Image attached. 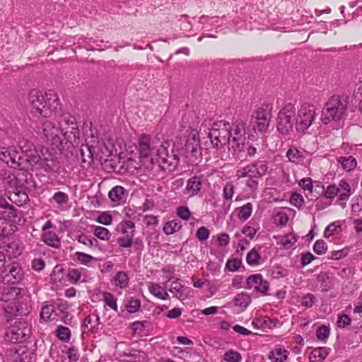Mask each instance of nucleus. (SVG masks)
<instances>
[{
  "label": "nucleus",
  "mask_w": 362,
  "mask_h": 362,
  "mask_svg": "<svg viewBox=\"0 0 362 362\" xmlns=\"http://www.w3.org/2000/svg\"><path fill=\"white\" fill-rule=\"evenodd\" d=\"M351 320L350 317L346 314H342L339 315L338 320L337 322V327L339 328H344L345 327L351 324Z\"/></svg>",
  "instance_id": "nucleus-60"
},
{
  "label": "nucleus",
  "mask_w": 362,
  "mask_h": 362,
  "mask_svg": "<svg viewBox=\"0 0 362 362\" xmlns=\"http://www.w3.org/2000/svg\"><path fill=\"white\" fill-rule=\"evenodd\" d=\"M93 234L102 240H108L111 237V233L110 230L102 226H95L93 230Z\"/></svg>",
  "instance_id": "nucleus-45"
},
{
  "label": "nucleus",
  "mask_w": 362,
  "mask_h": 362,
  "mask_svg": "<svg viewBox=\"0 0 362 362\" xmlns=\"http://www.w3.org/2000/svg\"><path fill=\"white\" fill-rule=\"evenodd\" d=\"M179 153L187 159V164L196 165L199 163L202 158V153L200 151V142L198 134L192 133L188 135L185 144L180 149Z\"/></svg>",
  "instance_id": "nucleus-8"
},
{
  "label": "nucleus",
  "mask_w": 362,
  "mask_h": 362,
  "mask_svg": "<svg viewBox=\"0 0 362 362\" xmlns=\"http://www.w3.org/2000/svg\"><path fill=\"white\" fill-rule=\"evenodd\" d=\"M54 305L56 317H58L68 310L69 305L66 302L58 300L52 303Z\"/></svg>",
  "instance_id": "nucleus-55"
},
{
  "label": "nucleus",
  "mask_w": 362,
  "mask_h": 362,
  "mask_svg": "<svg viewBox=\"0 0 362 362\" xmlns=\"http://www.w3.org/2000/svg\"><path fill=\"white\" fill-rule=\"evenodd\" d=\"M330 334V329L328 326L321 325L316 331V335L319 340L326 341Z\"/></svg>",
  "instance_id": "nucleus-52"
},
{
  "label": "nucleus",
  "mask_w": 362,
  "mask_h": 362,
  "mask_svg": "<svg viewBox=\"0 0 362 362\" xmlns=\"http://www.w3.org/2000/svg\"><path fill=\"white\" fill-rule=\"evenodd\" d=\"M84 269H69L66 272V276L71 284H76L81 281L82 271Z\"/></svg>",
  "instance_id": "nucleus-41"
},
{
  "label": "nucleus",
  "mask_w": 362,
  "mask_h": 362,
  "mask_svg": "<svg viewBox=\"0 0 362 362\" xmlns=\"http://www.w3.org/2000/svg\"><path fill=\"white\" fill-rule=\"evenodd\" d=\"M64 124L68 125L70 127L71 130L69 131V132L71 134H74V131L78 129V124L76 121V118L69 114L62 115L61 119L59 122L60 129H63V131L64 130L63 127Z\"/></svg>",
  "instance_id": "nucleus-30"
},
{
  "label": "nucleus",
  "mask_w": 362,
  "mask_h": 362,
  "mask_svg": "<svg viewBox=\"0 0 362 362\" xmlns=\"http://www.w3.org/2000/svg\"><path fill=\"white\" fill-rule=\"evenodd\" d=\"M246 262L250 266H257L263 261L259 252L255 249H252L247 255Z\"/></svg>",
  "instance_id": "nucleus-37"
},
{
  "label": "nucleus",
  "mask_w": 362,
  "mask_h": 362,
  "mask_svg": "<svg viewBox=\"0 0 362 362\" xmlns=\"http://www.w3.org/2000/svg\"><path fill=\"white\" fill-rule=\"evenodd\" d=\"M78 241L85 245L89 247H95L98 243V240L94 238H90L86 234H81L77 238Z\"/></svg>",
  "instance_id": "nucleus-53"
},
{
  "label": "nucleus",
  "mask_w": 362,
  "mask_h": 362,
  "mask_svg": "<svg viewBox=\"0 0 362 362\" xmlns=\"http://www.w3.org/2000/svg\"><path fill=\"white\" fill-rule=\"evenodd\" d=\"M125 192L123 187L117 185L110 190L108 197L112 202L119 204L125 199Z\"/></svg>",
  "instance_id": "nucleus-24"
},
{
  "label": "nucleus",
  "mask_w": 362,
  "mask_h": 362,
  "mask_svg": "<svg viewBox=\"0 0 362 362\" xmlns=\"http://www.w3.org/2000/svg\"><path fill=\"white\" fill-rule=\"evenodd\" d=\"M234 194V186L231 183H227L223 187V197L226 200H230Z\"/></svg>",
  "instance_id": "nucleus-64"
},
{
  "label": "nucleus",
  "mask_w": 362,
  "mask_h": 362,
  "mask_svg": "<svg viewBox=\"0 0 362 362\" xmlns=\"http://www.w3.org/2000/svg\"><path fill=\"white\" fill-rule=\"evenodd\" d=\"M246 288H253L261 296H269V282L263 279L260 274H251L247 278Z\"/></svg>",
  "instance_id": "nucleus-16"
},
{
  "label": "nucleus",
  "mask_w": 362,
  "mask_h": 362,
  "mask_svg": "<svg viewBox=\"0 0 362 362\" xmlns=\"http://www.w3.org/2000/svg\"><path fill=\"white\" fill-rule=\"evenodd\" d=\"M56 336L59 340L67 342L71 337V331L66 327L59 326L56 330Z\"/></svg>",
  "instance_id": "nucleus-46"
},
{
  "label": "nucleus",
  "mask_w": 362,
  "mask_h": 362,
  "mask_svg": "<svg viewBox=\"0 0 362 362\" xmlns=\"http://www.w3.org/2000/svg\"><path fill=\"white\" fill-rule=\"evenodd\" d=\"M0 300L5 303L3 308L5 313L9 315H27L30 312L28 297L21 288L5 287L1 293Z\"/></svg>",
  "instance_id": "nucleus-1"
},
{
  "label": "nucleus",
  "mask_w": 362,
  "mask_h": 362,
  "mask_svg": "<svg viewBox=\"0 0 362 362\" xmlns=\"http://www.w3.org/2000/svg\"><path fill=\"white\" fill-rule=\"evenodd\" d=\"M298 240V238L293 234H288L281 237L278 242L284 249L291 248Z\"/></svg>",
  "instance_id": "nucleus-42"
},
{
  "label": "nucleus",
  "mask_w": 362,
  "mask_h": 362,
  "mask_svg": "<svg viewBox=\"0 0 362 362\" xmlns=\"http://www.w3.org/2000/svg\"><path fill=\"white\" fill-rule=\"evenodd\" d=\"M210 232L205 226H202L197 230V238L199 241H204L209 237Z\"/></svg>",
  "instance_id": "nucleus-61"
},
{
  "label": "nucleus",
  "mask_w": 362,
  "mask_h": 362,
  "mask_svg": "<svg viewBox=\"0 0 362 362\" xmlns=\"http://www.w3.org/2000/svg\"><path fill=\"white\" fill-rule=\"evenodd\" d=\"M224 18V16L220 18L218 16L209 17L206 16H202L199 21L202 23H206L204 28L206 30H211V26H214L215 28L221 26Z\"/></svg>",
  "instance_id": "nucleus-27"
},
{
  "label": "nucleus",
  "mask_w": 362,
  "mask_h": 362,
  "mask_svg": "<svg viewBox=\"0 0 362 362\" xmlns=\"http://www.w3.org/2000/svg\"><path fill=\"white\" fill-rule=\"evenodd\" d=\"M100 324V317L96 314L88 315L83 320L82 324L83 334L92 332L95 333L98 329V326Z\"/></svg>",
  "instance_id": "nucleus-19"
},
{
  "label": "nucleus",
  "mask_w": 362,
  "mask_h": 362,
  "mask_svg": "<svg viewBox=\"0 0 362 362\" xmlns=\"http://www.w3.org/2000/svg\"><path fill=\"white\" fill-rule=\"evenodd\" d=\"M317 280L320 283L322 292H327L333 288L332 279L326 272H320L317 276Z\"/></svg>",
  "instance_id": "nucleus-28"
},
{
  "label": "nucleus",
  "mask_w": 362,
  "mask_h": 362,
  "mask_svg": "<svg viewBox=\"0 0 362 362\" xmlns=\"http://www.w3.org/2000/svg\"><path fill=\"white\" fill-rule=\"evenodd\" d=\"M1 252H4L6 257L10 260L11 258L18 257L21 254L19 245L16 241H12L0 247Z\"/></svg>",
  "instance_id": "nucleus-22"
},
{
  "label": "nucleus",
  "mask_w": 362,
  "mask_h": 362,
  "mask_svg": "<svg viewBox=\"0 0 362 362\" xmlns=\"http://www.w3.org/2000/svg\"><path fill=\"white\" fill-rule=\"evenodd\" d=\"M95 147L93 145H82L80 149V154L83 163L88 162L90 164L93 161Z\"/></svg>",
  "instance_id": "nucleus-31"
},
{
  "label": "nucleus",
  "mask_w": 362,
  "mask_h": 362,
  "mask_svg": "<svg viewBox=\"0 0 362 362\" xmlns=\"http://www.w3.org/2000/svg\"><path fill=\"white\" fill-rule=\"evenodd\" d=\"M157 147L156 139H152L149 135L144 134L139 137L136 149L139 158H145L151 156L153 151Z\"/></svg>",
  "instance_id": "nucleus-17"
},
{
  "label": "nucleus",
  "mask_w": 362,
  "mask_h": 362,
  "mask_svg": "<svg viewBox=\"0 0 362 362\" xmlns=\"http://www.w3.org/2000/svg\"><path fill=\"white\" fill-rule=\"evenodd\" d=\"M0 276L4 284H15L23 279L24 272L18 263L12 262L1 272Z\"/></svg>",
  "instance_id": "nucleus-14"
},
{
  "label": "nucleus",
  "mask_w": 362,
  "mask_h": 362,
  "mask_svg": "<svg viewBox=\"0 0 362 362\" xmlns=\"http://www.w3.org/2000/svg\"><path fill=\"white\" fill-rule=\"evenodd\" d=\"M122 233L124 236L117 239L119 245L122 247H130L133 245V237L135 234V223L130 220H124L121 223Z\"/></svg>",
  "instance_id": "nucleus-18"
},
{
  "label": "nucleus",
  "mask_w": 362,
  "mask_h": 362,
  "mask_svg": "<svg viewBox=\"0 0 362 362\" xmlns=\"http://www.w3.org/2000/svg\"><path fill=\"white\" fill-rule=\"evenodd\" d=\"M42 129L45 140L54 134L62 133L60 127H57L54 122L49 120H45L42 122Z\"/></svg>",
  "instance_id": "nucleus-25"
},
{
  "label": "nucleus",
  "mask_w": 362,
  "mask_h": 362,
  "mask_svg": "<svg viewBox=\"0 0 362 362\" xmlns=\"http://www.w3.org/2000/svg\"><path fill=\"white\" fill-rule=\"evenodd\" d=\"M30 334V328L25 321L18 320L11 324L5 333L6 341L16 344L23 341Z\"/></svg>",
  "instance_id": "nucleus-10"
},
{
  "label": "nucleus",
  "mask_w": 362,
  "mask_h": 362,
  "mask_svg": "<svg viewBox=\"0 0 362 362\" xmlns=\"http://www.w3.org/2000/svg\"><path fill=\"white\" fill-rule=\"evenodd\" d=\"M290 203L291 205L300 208L304 203V199L303 196L300 194H298L297 192H293L291 194V199H290Z\"/></svg>",
  "instance_id": "nucleus-57"
},
{
  "label": "nucleus",
  "mask_w": 362,
  "mask_h": 362,
  "mask_svg": "<svg viewBox=\"0 0 362 362\" xmlns=\"http://www.w3.org/2000/svg\"><path fill=\"white\" fill-rule=\"evenodd\" d=\"M289 352L282 348H275L272 350L268 356L272 362H284L288 356Z\"/></svg>",
  "instance_id": "nucleus-26"
},
{
  "label": "nucleus",
  "mask_w": 362,
  "mask_h": 362,
  "mask_svg": "<svg viewBox=\"0 0 362 362\" xmlns=\"http://www.w3.org/2000/svg\"><path fill=\"white\" fill-rule=\"evenodd\" d=\"M76 256L77 259L84 265H88L89 262L95 259L93 256L81 252H76Z\"/></svg>",
  "instance_id": "nucleus-59"
},
{
  "label": "nucleus",
  "mask_w": 362,
  "mask_h": 362,
  "mask_svg": "<svg viewBox=\"0 0 362 362\" xmlns=\"http://www.w3.org/2000/svg\"><path fill=\"white\" fill-rule=\"evenodd\" d=\"M125 307L129 313H134L139 310L141 301L137 298L130 297L126 300Z\"/></svg>",
  "instance_id": "nucleus-44"
},
{
  "label": "nucleus",
  "mask_w": 362,
  "mask_h": 362,
  "mask_svg": "<svg viewBox=\"0 0 362 362\" xmlns=\"http://www.w3.org/2000/svg\"><path fill=\"white\" fill-rule=\"evenodd\" d=\"M252 299L250 294L246 292H241L235 297L233 302L235 306L246 308L251 303Z\"/></svg>",
  "instance_id": "nucleus-35"
},
{
  "label": "nucleus",
  "mask_w": 362,
  "mask_h": 362,
  "mask_svg": "<svg viewBox=\"0 0 362 362\" xmlns=\"http://www.w3.org/2000/svg\"><path fill=\"white\" fill-rule=\"evenodd\" d=\"M231 136L230 124L223 120L214 122L208 133L213 146L217 149L223 148L226 144L231 147Z\"/></svg>",
  "instance_id": "nucleus-5"
},
{
  "label": "nucleus",
  "mask_w": 362,
  "mask_h": 362,
  "mask_svg": "<svg viewBox=\"0 0 362 362\" xmlns=\"http://www.w3.org/2000/svg\"><path fill=\"white\" fill-rule=\"evenodd\" d=\"M67 133H69L68 129H66L65 132L62 129V133L50 136L49 138L45 139V141L51 146L52 150L62 151L64 149V139L62 136L64 137Z\"/></svg>",
  "instance_id": "nucleus-21"
},
{
  "label": "nucleus",
  "mask_w": 362,
  "mask_h": 362,
  "mask_svg": "<svg viewBox=\"0 0 362 362\" xmlns=\"http://www.w3.org/2000/svg\"><path fill=\"white\" fill-rule=\"evenodd\" d=\"M36 139L34 136H29V138H23L19 141V151L23 152L25 154H27L28 152L31 151L33 148H35V141Z\"/></svg>",
  "instance_id": "nucleus-33"
},
{
  "label": "nucleus",
  "mask_w": 362,
  "mask_h": 362,
  "mask_svg": "<svg viewBox=\"0 0 362 362\" xmlns=\"http://www.w3.org/2000/svg\"><path fill=\"white\" fill-rule=\"evenodd\" d=\"M103 296V301L105 305L109 306L115 311H117L118 307L117 304V298L114 296V295L109 292H104Z\"/></svg>",
  "instance_id": "nucleus-48"
},
{
  "label": "nucleus",
  "mask_w": 362,
  "mask_h": 362,
  "mask_svg": "<svg viewBox=\"0 0 362 362\" xmlns=\"http://www.w3.org/2000/svg\"><path fill=\"white\" fill-rule=\"evenodd\" d=\"M0 159L10 168L21 170H27L33 166L30 156L13 146L0 147Z\"/></svg>",
  "instance_id": "nucleus-3"
},
{
  "label": "nucleus",
  "mask_w": 362,
  "mask_h": 362,
  "mask_svg": "<svg viewBox=\"0 0 362 362\" xmlns=\"http://www.w3.org/2000/svg\"><path fill=\"white\" fill-rule=\"evenodd\" d=\"M272 105L267 104L253 112L249 125L255 134L264 133L268 129L272 119Z\"/></svg>",
  "instance_id": "nucleus-6"
},
{
  "label": "nucleus",
  "mask_w": 362,
  "mask_h": 362,
  "mask_svg": "<svg viewBox=\"0 0 362 362\" xmlns=\"http://www.w3.org/2000/svg\"><path fill=\"white\" fill-rule=\"evenodd\" d=\"M339 189L335 185H329L324 192V196L327 199H333L339 194Z\"/></svg>",
  "instance_id": "nucleus-56"
},
{
  "label": "nucleus",
  "mask_w": 362,
  "mask_h": 362,
  "mask_svg": "<svg viewBox=\"0 0 362 362\" xmlns=\"http://www.w3.org/2000/svg\"><path fill=\"white\" fill-rule=\"evenodd\" d=\"M202 178L200 176H193L189 178L185 187V194L189 197L197 195L201 190L202 187Z\"/></svg>",
  "instance_id": "nucleus-20"
},
{
  "label": "nucleus",
  "mask_w": 362,
  "mask_h": 362,
  "mask_svg": "<svg viewBox=\"0 0 362 362\" xmlns=\"http://www.w3.org/2000/svg\"><path fill=\"white\" fill-rule=\"evenodd\" d=\"M243 266V262L240 259L234 258L228 259L226 264V269L230 272H237Z\"/></svg>",
  "instance_id": "nucleus-50"
},
{
  "label": "nucleus",
  "mask_w": 362,
  "mask_h": 362,
  "mask_svg": "<svg viewBox=\"0 0 362 362\" xmlns=\"http://www.w3.org/2000/svg\"><path fill=\"white\" fill-rule=\"evenodd\" d=\"M346 111V105L343 103L339 95H333L325 104L321 120L324 124H328L332 120L341 119Z\"/></svg>",
  "instance_id": "nucleus-7"
},
{
  "label": "nucleus",
  "mask_w": 362,
  "mask_h": 362,
  "mask_svg": "<svg viewBox=\"0 0 362 362\" xmlns=\"http://www.w3.org/2000/svg\"><path fill=\"white\" fill-rule=\"evenodd\" d=\"M267 163L265 161H257L238 170L237 176L238 177L260 178L267 173Z\"/></svg>",
  "instance_id": "nucleus-15"
},
{
  "label": "nucleus",
  "mask_w": 362,
  "mask_h": 362,
  "mask_svg": "<svg viewBox=\"0 0 362 362\" xmlns=\"http://www.w3.org/2000/svg\"><path fill=\"white\" fill-rule=\"evenodd\" d=\"M54 305H45L42 308L40 317L45 321L54 320L56 318Z\"/></svg>",
  "instance_id": "nucleus-38"
},
{
  "label": "nucleus",
  "mask_w": 362,
  "mask_h": 362,
  "mask_svg": "<svg viewBox=\"0 0 362 362\" xmlns=\"http://www.w3.org/2000/svg\"><path fill=\"white\" fill-rule=\"evenodd\" d=\"M123 355L126 357V362H146L147 361L146 353L141 350H129L124 352Z\"/></svg>",
  "instance_id": "nucleus-23"
},
{
  "label": "nucleus",
  "mask_w": 362,
  "mask_h": 362,
  "mask_svg": "<svg viewBox=\"0 0 362 362\" xmlns=\"http://www.w3.org/2000/svg\"><path fill=\"white\" fill-rule=\"evenodd\" d=\"M313 250L318 255H323L327 250V245L323 240H317L313 245Z\"/></svg>",
  "instance_id": "nucleus-54"
},
{
  "label": "nucleus",
  "mask_w": 362,
  "mask_h": 362,
  "mask_svg": "<svg viewBox=\"0 0 362 362\" xmlns=\"http://www.w3.org/2000/svg\"><path fill=\"white\" fill-rule=\"evenodd\" d=\"M316 301V298L313 293L305 294L301 301V305L305 308H311Z\"/></svg>",
  "instance_id": "nucleus-58"
},
{
  "label": "nucleus",
  "mask_w": 362,
  "mask_h": 362,
  "mask_svg": "<svg viewBox=\"0 0 362 362\" xmlns=\"http://www.w3.org/2000/svg\"><path fill=\"white\" fill-rule=\"evenodd\" d=\"M337 187L339 189V199L341 201L348 200L351 194L349 184L346 181L341 180Z\"/></svg>",
  "instance_id": "nucleus-36"
},
{
  "label": "nucleus",
  "mask_w": 362,
  "mask_h": 362,
  "mask_svg": "<svg viewBox=\"0 0 362 362\" xmlns=\"http://www.w3.org/2000/svg\"><path fill=\"white\" fill-rule=\"evenodd\" d=\"M42 240L48 246L59 248L61 245L60 238L53 232H47L42 235Z\"/></svg>",
  "instance_id": "nucleus-29"
},
{
  "label": "nucleus",
  "mask_w": 362,
  "mask_h": 362,
  "mask_svg": "<svg viewBox=\"0 0 362 362\" xmlns=\"http://www.w3.org/2000/svg\"><path fill=\"white\" fill-rule=\"evenodd\" d=\"M223 359L226 362H240L242 356L239 352L230 349L225 352Z\"/></svg>",
  "instance_id": "nucleus-49"
},
{
  "label": "nucleus",
  "mask_w": 362,
  "mask_h": 362,
  "mask_svg": "<svg viewBox=\"0 0 362 362\" xmlns=\"http://www.w3.org/2000/svg\"><path fill=\"white\" fill-rule=\"evenodd\" d=\"M238 217L242 221L247 220L252 212V204L247 203L246 204L236 209Z\"/></svg>",
  "instance_id": "nucleus-40"
},
{
  "label": "nucleus",
  "mask_w": 362,
  "mask_h": 362,
  "mask_svg": "<svg viewBox=\"0 0 362 362\" xmlns=\"http://www.w3.org/2000/svg\"><path fill=\"white\" fill-rule=\"evenodd\" d=\"M47 95L42 92L34 89L29 93V101L36 112L45 117H47L51 114L50 105L47 100Z\"/></svg>",
  "instance_id": "nucleus-13"
},
{
  "label": "nucleus",
  "mask_w": 362,
  "mask_h": 362,
  "mask_svg": "<svg viewBox=\"0 0 362 362\" xmlns=\"http://www.w3.org/2000/svg\"><path fill=\"white\" fill-rule=\"evenodd\" d=\"M177 214L180 218L187 221L190 217L191 213L188 207L181 206L177 207Z\"/></svg>",
  "instance_id": "nucleus-63"
},
{
  "label": "nucleus",
  "mask_w": 362,
  "mask_h": 362,
  "mask_svg": "<svg viewBox=\"0 0 362 362\" xmlns=\"http://www.w3.org/2000/svg\"><path fill=\"white\" fill-rule=\"evenodd\" d=\"M277 130L281 134H287L292 129L294 121H296V108L293 104H286L279 111L277 117Z\"/></svg>",
  "instance_id": "nucleus-9"
},
{
  "label": "nucleus",
  "mask_w": 362,
  "mask_h": 362,
  "mask_svg": "<svg viewBox=\"0 0 362 362\" xmlns=\"http://www.w3.org/2000/svg\"><path fill=\"white\" fill-rule=\"evenodd\" d=\"M286 157L291 162L296 163L297 164L303 162L302 153L294 147H291L287 151Z\"/></svg>",
  "instance_id": "nucleus-39"
},
{
  "label": "nucleus",
  "mask_w": 362,
  "mask_h": 362,
  "mask_svg": "<svg viewBox=\"0 0 362 362\" xmlns=\"http://www.w3.org/2000/svg\"><path fill=\"white\" fill-rule=\"evenodd\" d=\"M231 133L233 139L229 151L233 156L238 155L243 151L245 142L247 139L252 140L255 138V134L250 125L247 127V124L243 121H236L233 124V129L231 128Z\"/></svg>",
  "instance_id": "nucleus-4"
},
{
  "label": "nucleus",
  "mask_w": 362,
  "mask_h": 362,
  "mask_svg": "<svg viewBox=\"0 0 362 362\" xmlns=\"http://www.w3.org/2000/svg\"><path fill=\"white\" fill-rule=\"evenodd\" d=\"M96 221L101 224L109 226L112 223V217L107 212H103L98 216Z\"/></svg>",
  "instance_id": "nucleus-62"
},
{
  "label": "nucleus",
  "mask_w": 362,
  "mask_h": 362,
  "mask_svg": "<svg viewBox=\"0 0 362 362\" xmlns=\"http://www.w3.org/2000/svg\"><path fill=\"white\" fill-rule=\"evenodd\" d=\"M316 115V107L313 105H303L296 117L297 130L302 132L306 130L313 124Z\"/></svg>",
  "instance_id": "nucleus-12"
},
{
  "label": "nucleus",
  "mask_w": 362,
  "mask_h": 362,
  "mask_svg": "<svg viewBox=\"0 0 362 362\" xmlns=\"http://www.w3.org/2000/svg\"><path fill=\"white\" fill-rule=\"evenodd\" d=\"M30 160L31 163L34 162L40 169L54 177L65 171L64 168H62L58 158L50 153H47V156L42 153V156L36 158V160L34 159Z\"/></svg>",
  "instance_id": "nucleus-11"
},
{
  "label": "nucleus",
  "mask_w": 362,
  "mask_h": 362,
  "mask_svg": "<svg viewBox=\"0 0 362 362\" xmlns=\"http://www.w3.org/2000/svg\"><path fill=\"white\" fill-rule=\"evenodd\" d=\"M65 272L63 266L61 264H57L52 272L51 279L54 281H61V279L63 278V274Z\"/></svg>",
  "instance_id": "nucleus-51"
},
{
  "label": "nucleus",
  "mask_w": 362,
  "mask_h": 362,
  "mask_svg": "<svg viewBox=\"0 0 362 362\" xmlns=\"http://www.w3.org/2000/svg\"><path fill=\"white\" fill-rule=\"evenodd\" d=\"M182 228L181 221L179 219H173L166 222L163 227V231L166 235H171L179 231Z\"/></svg>",
  "instance_id": "nucleus-32"
},
{
  "label": "nucleus",
  "mask_w": 362,
  "mask_h": 362,
  "mask_svg": "<svg viewBox=\"0 0 362 362\" xmlns=\"http://www.w3.org/2000/svg\"><path fill=\"white\" fill-rule=\"evenodd\" d=\"M171 147L170 141H163L157 149L155 159L159 168L165 173L174 172L180 163V158L177 153H175L174 146ZM154 158H151V163H153Z\"/></svg>",
  "instance_id": "nucleus-2"
},
{
  "label": "nucleus",
  "mask_w": 362,
  "mask_h": 362,
  "mask_svg": "<svg viewBox=\"0 0 362 362\" xmlns=\"http://www.w3.org/2000/svg\"><path fill=\"white\" fill-rule=\"evenodd\" d=\"M337 161L341 164L343 169L348 172L354 170L357 165V161L353 156H341L337 158Z\"/></svg>",
  "instance_id": "nucleus-34"
},
{
  "label": "nucleus",
  "mask_w": 362,
  "mask_h": 362,
  "mask_svg": "<svg viewBox=\"0 0 362 362\" xmlns=\"http://www.w3.org/2000/svg\"><path fill=\"white\" fill-rule=\"evenodd\" d=\"M51 200L54 202L59 206H63L69 202V198L66 193L59 191L54 194Z\"/></svg>",
  "instance_id": "nucleus-47"
},
{
  "label": "nucleus",
  "mask_w": 362,
  "mask_h": 362,
  "mask_svg": "<svg viewBox=\"0 0 362 362\" xmlns=\"http://www.w3.org/2000/svg\"><path fill=\"white\" fill-rule=\"evenodd\" d=\"M114 279L115 285L120 288H124L128 286L129 277L124 272H118Z\"/></svg>",
  "instance_id": "nucleus-43"
}]
</instances>
